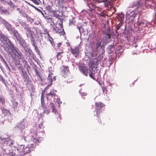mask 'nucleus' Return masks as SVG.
<instances>
[{
	"label": "nucleus",
	"mask_w": 156,
	"mask_h": 156,
	"mask_svg": "<svg viewBox=\"0 0 156 156\" xmlns=\"http://www.w3.org/2000/svg\"><path fill=\"white\" fill-rule=\"evenodd\" d=\"M101 41H97V42L96 44V48L98 49L100 46H101Z\"/></svg>",
	"instance_id": "23"
},
{
	"label": "nucleus",
	"mask_w": 156,
	"mask_h": 156,
	"mask_svg": "<svg viewBox=\"0 0 156 156\" xmlns=\"http://www.w3.org/2000/svg\"><path fill=\"white\" fill-rule=\"evenodd\" d=\"M0 80L2 81V82L5 83V80L4 79H3V77L0 75Z\"/></svg>",
	"instance_id": "34"
},
{
	"label": "nucleus",
	"mask_w": 156,
	"mask_h": 156,
	"mask_svg": "<svg viewBox=\"0 0 156 156\" xmlns=\"http://www.w3.org/2000/svg\"><path fill=\"white\" fill-rule=\"evenodd\" d=\"M55 95V92L54 90H52L47 94V98L48 100L51 99V98L54 97Z\"/></svg>",
	"instance_id": "15"
},
{
	"label": "nucleus",
	"mask_w": 156,
	"mask_h": 156,
	"mask_svg": "<svg viewBox=\"0 0 156 156\" xmlns=\"http://www.w3.org/2000/svg\"><path fill=\"white\" fill-rule=\"evenodd\" d=\"M0 102H1L3 104H5V101H4V99L3 98H0Z\"/></svg>",
	"instance_id": "29"
},
{
	"label": "nucleus",
	"mask_w": 156,
	"mask_h": 156,
	"mask_svg": "<svg viewBox=\"0 0 156 156\" xmlns=\"http://www.w3.org/2000/svg\"><path fill=\"white\" fill-rule=\"evenodd\" d=\"M30 137L29 136H27L26 137H24V139L25 141H29Z\"/></svg>",
	"instance_id": "35"
},
{
	"label": "nucleus",
	"mask_w": 156,
	"mask_h": 156,
	"mask_svg": "<svg viewBox=\"0 0 156 156\" xmlns=\"http://www.w3.org/2000/svg\"><path fill=\"white\" fill-rule=\"evenodd\" d=\"M27 126V123L24 121L20 122L18 125L17 127L20 129H24Z\"/></svg>",
	"instance_id": "12"
},
{
	"label": "nucleus",
	"mask_w": 156,
	"mask_h": 156,
	"mask_svg": "<svg viewBox=\"0 0 156 156\" xmlns=\"http://www.w3.org/2000/svg\"><path fill=\"white\" fill-rule=\"evenodd\" d=\"M3 35L1 34V32L0 31V37L2 36Z\"/></svg>",
	"instance_id": "47"
},
{
	"label": "nucleus",
	"mask_w": 156,
	"mask_h": 156,
	"mask_svg": "<svg viewBox=\"0 0 156 156\" xmlns=\"http://www.w3.org/2000/svg\"><path fill=\"white\" fill-rule=\"evenodd\" d=\"M35 48L36 51L37 53V54L38 55H40V52L39 51V49L37 47H36V48Z\"/></svg>",
	"instance_id": "32"
},
{
	"label": "nucleus",
	"mask_w": 156,
	"mask_h": 156,
	"mask_svg": "<svg viewBox=\"0 0 156 156\" xmlns=\"http://www.w3.org/2000/svg\"><path fill=\"white\" fill-rule=\"evenodd\" d=\"M62 52H58V54H57V56L58 57H59V56L60 55L62 54Z\"/></svg>",
	"instance_id": "42"
},
{
	"label": "nucleus",
	"mask_w": 156,
	"mask_h": 156,
	"mask_svg": "<svg viewBox=\"0 0 156 156\" xmlns=\"http://www.w3.org/2000/svg\"><path fill=\"white\" fill-rule=\"evenodd\" d=\"M95 105L96 106V110L97 115V117H98L99 114H100V113L101 112L100 109L103 108L104 106V105L103 104L101 103L100 102L96 103Z\"/></svg>",
	"instance_id": "9"
},
{
	"label": "nucleus",
	"mask_w": 156,
	"mask_h": 156,
	"mask_svg": "<svg viewBox=\"0 0 156 156\" xmlns=\"http://www.w3.org/2000/svg\"><path fill=\"white\" fill-rule=\"evenodd\" d=\"M153 3V1L152 0H146L144 4L146 5L147 4V7L149 8L150 7L151 4Z\"/></svg>",
	"instance_id": "21"
},
{
	"label": "nucleus",
	"mask_w": 156,
	"mask_h": 156,
	"mask_svg": "<svg viewBox=\"0 0 156 156\" xmlns=\"http://www.w3.org/2000/svg\"><path fill=\"white\" fill-rule=\"evenodd\" d=\"M20 61H21L24 64L25 66L27 64V62L24 59L23 56V58L22 59H20Z\"/></svg>",
	"instance_id": "25"
},
{
	"label": "nucleus",
	"mask_w": 156,
	"mask_h": 156,
	"mask_svg": "<svg viewBox=\"0 0 156 156\" xmlns=\"http://www.w3.org/2000/svg\"><path fill=\"white\" fill-rule=\"evenodd\" d=\"M50 109H51V112L56 114L57 111L53 103H51L49 105Z\"/></svg>",
	"instance_id": "17"
},
{
	"label": "nucleus",
	"mask_w": 156,
	"mask_h": 156,
	"mask_svg": "<svg viewBox=\"0 0 156 156\" xmlns=\"http://www.w3.org/2000/svg\"><path fill=\"white\" fill-rule=\"evenodd\" d=\"M106 43L105 42V43H103V45H106Z\"/></svg>",
	"instance_id": "49"
},
{
	"label": "nucleus",
	"mask_w": 156,
	"mask_h": 156,
	"mask_svg": "<svg viewBox=\"0 0 156 156\" xmlns=\"http://www.w3.org/2000/svg\"><path fill=\"white\" fill-rule=\"evenodd\" d=\"M71 52L75 56V57L78 56L80 53V50L77 47L74 48H71Z\"/></svg>",
	"instance_id": "11"
},
{
	"label": "nucleus",
	"mask_w": 156,
	"mask_h": 156,
	"mask_svg": "<svg viewBox=\"0 0 156 156\" xmlns=\"http://www.w3.org/2000/svg\"><path fill=\"white\" fill-rule=\"evenodd\" d=\"M31 43L35 47V48H36V47H37L35 41L32 42Z\"/></svg>",
	"instance_id": "36"
},
{
	"label": "nucleus",
	"mask_w": 156,
	"mask_h": 156,
	"mask_svg": "<svg viewBox=\"0 0 156 156\" xmlns=\"http://www.w3.org/2000/svg\"><path fill=\"white\" fill-rule=\"evenodd\" d=\"M51 70V68H49V74L48 77L49 86L51 85L52 84L53 82L55 80V76H53V75L52 73V71H50V70Z\"/></svg>",
	"instance_id": "7"
},
{
	"label": "nucleus",
	"mask_w": 156,
	"mask_h": 156,
	"mask_svg": "<svg viewBox=\"0 0 156 156\" xmlns=\"http://www.w3.org/2000/svg\"><path fill=\"white\" fill-rule=\"evenodd\" d=\"M60 29H58L57 27H54L53 28V30H54L55 33L60 35H63L65 34V32L63 29L62 28L63 26L62 23H59V24Z\"/></svg>",
	"instance_id": "8"
},
{
	"label": "nucleus",
	"mask_w": 156,
	"mask_h": 156,
	"mask_svg": "<svg viewBox=\"0 0 156 156\" xmlns=\"http://www.w3.org/2000/svg\"><path fill=\"white\" fill-rule=\"evenodd\" d=\"M110 35L108 34H106L105 35V38L106 40L110 39Z\"/></svg>",
	"instance_id": "27"
},
{
	"label": "nucleus",
	"mask_w": 156,
	"mask_h": 156,
	"mask_svg": "<svg viewBox=\"0 0 156 156\" xmlns=\"http://www.w3.org/2000/svg\"><path fill=\"white\" fill-rule=\"evenodd\" d=\"M21 25L22 26V27H24L25 29H26L28 27H27V26L24 23H21Z\"/></svg>",
	"instance_id": "26"
},
{
	"label": "nucleus",
	"mask_w": 156,
	"mask_h": 156,
	"mask_svg": "<svg viewBox=\"0 0 156 156\" xmlns=\"http://www.w3.org/2000/svg\"><path fill=\"white\" fill-rule=\"evenodd\" d=\"M2 60L3 61H4V62L5 63V64H6V62L5 61V60L2 57Z\"/></svg>",
	"instance_id": "45"
},
{
	"label": "nucleus",
	"mask_w": 156,
	"mask_h": 156,
	"mask_svg": "<svg viewBox=\"0 0 156 156\" xmlns=\"http://www.w3.org/2000/svg\"><path fill=\"white\" fill-rule=\"evenodd\" d=\"M28 51L30 55L31 53H32V51L30 49H28Z\"/></svg>",
	"instance_id": "40"
},
{
	"label": "nucleus",
	"mask_w": 156,
	"mask_h": 156,
	"mask_svg": "<svg viewBox=\"0 0 156 156\" xmlns=\"http://www.w3.org/2000/svg\"><path fill=\"white\" fill-rule=\"evenodd\" d=\"M28 38H30L31 42L35 41V40L33 37V35H32L31 37H28Z\"/></svg>",
	"instance_id": "33"
},
{
	"label": "nucleus",
	"mask_w": 156,
	"mask_h": 156,
	"mask_svg": "<svg viewBox=\"0 0 156 156\" xmlns=\"http://www.w3.org/2000/svg\"><path fill=\"white\" fill-rule=\"evenodd\" d=\"M44 133L43 132L38 133L36 131L34 130L32 135L33 138L29 141V144L27 146H24L23 147V154L24 155L33 150L34 148L36 145V143L37 144L38 142H40V141L43 139V138L40 136H44Z\"/></svg>",
	"instance_id": "1"
},
{
	"label": "nucleus",
	"mask_w": 156,
	"mask_h": 156,
	"mask_svg": "<svg viewBox=\"0 0 156 156\" xmlns=\"http://www.w3.org/2000/svg\"><path fill=\"white\" fill-rule=\"evenodd\" d=\"M90 70H91V69L94 70L97 67V64L96 63L91 62L90 63Z\"/></svg>",
	"instance_id": "18"
},
{
	"label": "nucleus",
	"mask_w": 156,
	"mask_h": 156,
	"mask_svg": "<svg viewBox=\"0 0 156 156\" xmlns=\"http://www.w3.org/2000/svg\"><path fill=\"white\" fill-rule=\"evenodd\" d=\"M10 48H11V51L10 52V53L11 57L14 61L19 64L20 63V59L23 58V55L18 49L16 48H14L13 45L12 47Z\"/></svg>",
	"instance_id": "2"
},
{
	"label": "nucleus",
	"mask_w": 156,
	"mask_h": 156,
	"mask_svg": "<svg viewBox=\"0 0 156 156\" xmlns=\"http://www.w3.org/2000/svg\"><path fill=\"white\" fill-rule=\"evenodd\" d=\"M43 126V123L42 122H41L39 126V127L40 128H41L42 127V126Z\"/></svg>",
	"instance_id": "39"
},
{
	"label": "nucleus",
	"mask_w": 156,
	"mask_h": 156,
	"mask_svg": "<svg viewBox=\"0 0 156 156\" xmlns=\"http://www.w3.org/2000/svg\"><path fill=\"white\" fill-rule=\"evenodd\" d=\"M34 9L37 11L40 12H41V11L37 7H34Z\"/></svg>",
	"instance_id": "38"
},
{
	"label": "nucleus",
	"mask_w": 156,
	"mask_h": 156,
	"mask_svg": "<svg viewBox=\"0 0 156 156\" xmlns=\"http://www.w3.org/2000/svg\"><path fill=\"white\" fill-rule=\"evenodd\" d=\"M30 5L31 6L33 7L34 8V7H35L32 4H30Z\"/></svg>",
	"instance_id": "44"
},
{
	"label": "nucleus",
	"mask_w": 156,
	"mask_h": 156,
	"mask_svg": "<svg viewBox=\"0 0 156 156\" xmlns=\"http://www.w3.org/2000/svg\"><path fill=\"white\" fill-rule=\"evenodd\" d=\"M78 28L79 29V30H80V28L79 27H78Z\"/></svg>",
	"instance_id": "53"
},
{
	"label": "nucleus",
	"mask_w": 156,
	"mask_h": 156,
	"mask_svg": "<svg viewBox=\"0 0 156 156\" xmlns=\"http://www.w3.org/2000/svg\"><path fill=\"white\" fill-rule=\"evenodd\" d=\"M10 31L13 36L16 38L17 41L20 43L23 47L24 48L27 46V43L25 41L23 38L17 30L12 28Z\"/></svg>",
	"instance_id": "4"
},
{
	"label": "nucleus",
	"mask_w": 156,
	"mask_h": 156,
	"mask_svg": "<svg viewBox=\"0 0 156 156\" xmlns=\"http://www.w3.org/2000/svg\"><path fill=\"white\" fill-rule=\"evenodd\" d=\"M46 8L48 9H49V8H50V7L49 6H47Z\"/></svg>",
	"instance_id": "48"
},
{
	"label": "nucleus",
	"mask_w": 156,
	"mask_h": 156,
	"mask_svg": "<svg viewBox=\"0 0 156 156\" xmlns=\"http://www.w3.org/2000/svg\"><path fill=\"white\" fill-rule=\"evenodd\" d=\"M58 103V104L59 105L62 103V102L61 101H59Z\"/></svg>",
	"instance_id": "50"
},
{
	"label": "nucleus",
	"mask_w": 156,
	"mask_h": 156,
	"mask_svg": "<svg viewBox=\"0 0 156 156\" xmlns=\"http://www.w3.org/2000/svg\"><path fill=\"white\" fill-rule=\"evenodd\" d=\"M32 1L34 3L37 5H38L39 4V2H38L37 0H30Z\"/></svg>",
	"instance_id": "31"
},
{
	"label": "nucleus",
	"mask_w": 156,
	"mask_h": 156,
	"mask_svg": "<svg viewBox=\"0 0 156 156\" xmlns=\"http://www.w3.org/2000/svg\"><path fill=\"white\" fill-rule=\"evenodd\" d=\"M26 30V35L27 37H31L33 34V31L31 30L30 27H28L25 29Z\"/></svg>",
	"instance_id": "14"
},
{
	"label": "nucleus",
	"mask_w": 156,
	"mask_h": 156,
	"mask_svg": "<svg viewBox=\"0 0 156 156\" xmlns=\"http://www.w3.org/2000/svg\"><path fill=\"white\" fill-rule=\"evenodd\" d=\"M13 105V106L14 107V108L15 109L16 108H17V106H18V102H16V101L14 102Z\"/></svg>",
	"instance_id": "28"
},
{
	"label": "nucleus",
	"mask_w": 156,
	"mask_h": 156,
	"mask_svg": "<svg viewBox=\"0 0 156 156\" xmlns=\"http://www.w3.org/2000/svg\"><path fill=\"white\" fill-rule=\"evenodd\" d=\"M0 40L6 47L9 48L12 47L13 45L12 44L9 39L3 35L0 37Z\"/></svg>",
	"instance_id": "6"
},
{
	"label": "nucleus",
	"mask_w": 156,
	"mask_h": 156,
	"mask_svg": "<svg viewBox=\"0 0 156 156\" xmlns=\"http://www.w3.org/2000/svg\"><path fill=\"white\" fill-rule=\"evenodd\" d=\"M89 70L90 72L89 74V76L92 79L95 80V78L94 77V75L95 73L94 70H92V69H91V70H90L89 69Z\"/></svg>",
	"instance_id": "19"
},
{
	"label": "nucleus",
	"mask_w": 156,
	"mask_h": 156,
	"mask_svg": "<svg viewBox=\"0 0 156 156\" xmlns=\"http://www.w3.org/2000/svg\"><path fill=\"white\" fill-rule=\"evenodd\" d=\"M137 25L140 28L144 27L147 26V24L146 23H144V22H138L137 23Z\"/></svg>",
	"instance_id": "22"
},
{
	"label": "nucleus",
	"mask_w": 156,
	"mask_h": 156,
	"mask_svg": "<svg viewBox=\"0 0 156 156\" xmlns=\"http://www.w3.org/2000/svg\"><path fill=\"white\" fill-rule=\"evenodd\" d=\"M48 37H49V41L51 42V41L52 40V38L50 36L49 34L48 33Z\"/></svg>",
	"instance_id": "37"
},
{
	"label": "nucleus",
	"mask_w": 156,
	"mask_h": 156,
	"mask_svg": "<svg viewBox=\"0 0 156 156\" xmlns=\"http://www.w3.org/2000/svg\"><path fill=\"white\" fill-rule=\"evenodd\" d=\"M41 105L42 108H41L40 110V115L42 117L44 116V113L48 115L50 112L49 110L44 105V98L43 96V94H41Z\"/></svg>",
	"instance_id": "5"
},
{
	"label": "nucleus",
	"mask_w": 156,
	"mask_h": 156,
	"mask_svg": "<svg viewBox=\"0 0 156 156\" xmlns=\"http://www.w3.org/2000/svg\"><path fill=\"white\" fill-rule=\"evenodd\" d=\"M112 47H113V46H112ZM112 51H113V50H114V48H113V47H112Z\"/></svg>",
	"instance_id": "51"
},
{
	"label": "nucleus",
	"mask_w": 156,
	"mask_h": 156,
	"mask_svg": "<svg viewBox=\"0 0 156 156\" xmlns=\"http://www.w3.org/2000/svg\"><path fill=\"white\" fill-rule=\"evenodd\" d=\"M2 23L4 24L5 26L6 27L7 30L10 31L12 28L11 27L10 25L9 24V23L5 20H2Z\"/></svg>",
	"instance_id": "16"
},
{
	"label": "nucleus",
	"mask_w": 156,
	"mask_h": 156,
	"mask_svg": "<svg viewBox=\"0 0 156 156\" xmlns=\"http://www.w3.org/2000/svg\"><path fill=\"white\" fill-rule=\"evenodd\" d=\"M80 92L81 95L82 96H86L87 95V94L85 92H82L81 90L80 91Z\"/></svg>",
	"instance_id": "30"
},
{
	"label": "nucleus",
	"mask_w": 156,
	"mask_h": 156,
	"mask_svg": "<svg viewBox=\"0 0 156 156\" xmlns=\"http://www.w3.org/2000/svg\"><path fill=\"white\" fill-rule=\"evenodd\" d=\"M140 4V2L137 4L132 3L133 5L131 6V7L126 12V18L132 17L133 19L134 18L138 12L136 8H137Z\"/></svg>",
	"instance_id": "3"
},
{
	"label": "nucleus",
	"mask_w": 156,
	"mask_h": 156,
	"mask_svg": "<svg viewBox=\"0 0 156 156\" xmlns=\"http://www.w3.org/2000/svg\"><path fill=\"white\" fill-rule=\"evenodd\" d=\"M26 2L29 5H30V4L28 2Z\"/></svg>",
	"instance_id": "52"
},
{
	"label": "nucleus",
	"mask_w": 156,
	"mask_h": 156,
	"mask_svg": "<svg viewBox=\"0 0 156 156\" xmlns=\"http://www.w3.org/2000/svg\"><path fill=\"white\" fill-rule=\"evenodd\" d=\"M23 16L24 17H26V18H27L28 16L25 13H24V14L23 15Z\"/></svg>",
	"instance_id": "41"
},
{
	"label": "nucleus",
	"mask_w": 156,
	"mask_h": 156,
	"mask_svg": "<svg viewBox=\"0 0 156 156\" xmlns=\"http://www.w3.org/2000/svg\"><path fill=\"white\" fill-rule=\"evenodd\" d=\"M69 71V70L67 67L64 66L62 67L61 73L63 76L65 77Z\"/></svg>",
	"instance_id": "13"
},
{
	"label": "nucleus",
	"mask_w": 156,
	"mask_h": 156,
	"mask_svg": "<svg viewBox=\"0 0 156 156\" xmlns=\"http://www.w3.org/2000/svg\"><path fill=\"white\" fill-rule=\"evenodd\" d=\"M80 71L83 74L87 76L88 74V70L87 67L84 66H80L79 67Z\"/></svg>",
	"instance_id": "10"
},
{
	"label": "nucleus",
	"mask_w": 156,
	"mask_h": 156,
	"mask_svg": "<svg viewBox=\"0 0 156 156\" xmlns=\"http://www.w3.org/2000/svg\"><path fill=\"white\" fill-rule=\"evenodd\" d=\"M41 13V14H42V15L43 16H44V13L41 11V12H40Z\"/></svg>",
	"instance_id": "46"
},
{
	"label": "nucleus",
	"mask_w": 156,
	"mask_h": 156,
	"mask_svg": "<svg viewBox=\"0 0 156 156\" xmlns=\"http://www.w3.org/2000/svg\"><path fill=\"white\" fill-rule=\"evenodd\" d=\"M137 52V51H135L134 52H132V53L133 54H136V52Z\"/></svg>",
	"instance_id": "43"
},
{
	"label": "nucleus",
	"mask_w": 156,
	"mask_h": 156,
	"mask_svg": "<svg viewBox=\"0 0 156 156\" xmlns=\"http://www.w3.org/2000/svg\"><path fill=\"white\" fill-rule=\"evenodd\" d=\"M119 18H120V20L121 21H122L124 20V14H123L122 13L120 14L119 15Z\"/></svg>",
	"instance_id": "24"
},
{
	"label": "nucleus",
	"mask_w": 156,
	"mask_h": 156,
	"mask_svg": "<svg viewBox=\"0 0 156 156\" xmlns=\"http://www.w3.org/2000/svg\"><path fill=\"white\" fill-rule=\"evenodd\" d=\"M0 12L1 13H7L8 11L0 5Z\"/></svg>",
	"instance_id": "20"
}]
</instances>
